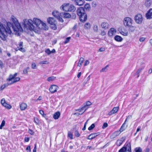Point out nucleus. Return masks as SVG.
<instances>
[{
  "instance_id": "f257e3e1",
  "label": "nucleus",
  "mask_w": 152,
  "mask_h": 152,
  "mask_svg": "<svg viewBox=\"0 0 152 152\" xmlns=\"http://www.w3.org/2000/svg\"><path fill=\"white\" fill-rule=\"evenodd\" d=\"M11 20L15 26V27L10 22H7L5 27L0 22V37L4 41L6 40L7 34H10L12 33L11 29L15 32L21 31L22 28L17 19L14 16H12Z\"/></svg>"
},
{
  "instance_id": "f03ea898",
  "label": "nucleus",
  "mask_w": 152,
  "mask_h": 152,
  "mask_svg": "<svg viewBox=\"0 0 152 152\" xmlns=\"http://www.w3.org/2000/svg\"><path fill=\"white\" fill-rule=\"evenodd\" d=\"M33 23L39 29L45 30H47L48 29V27L47 26L45 23L37 18H34L33 20L30 19H24L22 26L24 29L29 30L36 32L38 31L35 28L33 24Z\"/></svg>"
},
{
  "instance_id": "7ed1b4c3",
  "label": "nucleus",
  "mask_w": 152,
  "mask_h": 152,
  "mask_svg": "<svg viewBox=\"0 0 152 152\" xmlns=\"http://www.w3.org/2000/svg\"><path fill=\"white\" fill-rule=\"evenodd\" d=\"M77 13L81 22H84L87 19V15L85 13L84 9L83 7H79L77 10Z\"/></svg>"
},
{
  "instance_id": "20e7f679",
  "label": "nucleus",
  "mask_w": 152,
  "mask_h": 152,
  "mask_svg": "<svg viewBox=\"0 0 152 152\" xmlns=\"http://www.w3.org/2000/svg\"><path fill=\"white\" fill-rule=\"evenodd\" d=\"M61 10L65 12H73L76 10V7L72 4L69 3H64L61 7Z\"/></svg>"
},
{
  "instance_id": "39448f33",
  "label": "nucleus",
  "mask_w": 152,
  "mask_h": 152,
  "mask_svg": "<svg viewBox=\"0 0 152 152\" xmlns=\"http://www.w3.org/2000/svg\"><path fill=\"white\" fill-rule=\"evenodd\" d=\"M134 20L137 23L139 24L141 23L143 20L142 15L140 14H137L135 16Z\"/></svg>"
},
{
  "instance_id": "423d86ee",
  "label": "nucleus",
  "mask_w": 152,
  "mask_h": 152,
  "mask_svg": "<svg viewBox=\"0 0 152 152\" xmlns=\"http://www.w3.org/2000/svg\"><path fill=\"white\" fill-rule=\"evenodd\" d=\"M48 22L50 25L53 26L51 27L54 29L56 28V20L53 18H49L47 19Z\"/></svg>"
},
{
  "instance_id": "0eeeda50",
  "label": "nucleus",
  "mask_w": 152,
  "mask_h": 152,
  "mask_svg": "<svg viewBox=\"0 0 152 152\" xmlns=\"http://www.w3.org/2000/svg\"><path fill=\"white\" fill-rule=\"evenodd\" d=\"M132 20L129 17L125 18L124 21V25L126 26H130L132 24Z\"/></svg>"
},
{
  "instance_id": "6e6552de",
  "label": "nucleus",
  "mask_w": 152,
  "mask_h": 152,
  "mask_svg": "<svg viewBox=\"0 0 152 152\" xmlns=\"http://www.w3.org/2000/svg\"><path fill=\"white\" fill-rule=\"evenodd\" d=\"M1 104L6 108L10 109L12 108V106L10 104H7L6 102L5 99L4 98L2 99L1 100Z\"/></svg>"
},
{
  "instance_id": "1a4fd4ad",
  "label": "nucleus",
  "mask_w": 152,
  "mask_h": 152,
  "mask_svg": "<svg viewBox=\"0 0 152 152\" xmlns=\"http://www.w3.org/2000/svg\"><path fill=\"white\" fill-rule=\"evenodd\" d=\"M147 19H150L152 18V8L150 9L145 15Z\"/></svg>"
},
{
  "instance_id": "9d476101",
  "label": "nucleus",
  "mask_w": 152,
  "mask_h": 152,
  "mask_svg": "<svg viewBox=\"0 0 152 152\" xmlns=\"http://www.w3.org/2000/svg\"><path fill=\"white\" fill-rule=\"evenodd\" d=\"M99 134V132L91 133L88 136L87 139L88 140H92L98 136Z\"/></svg>"
},
{
  "instance_id": "9b49d317",
  "label": "nucleus",
  "mask_w": 152,
  "mask_h": 152,
  "mask_svg": "<svg viewBox=\"0 0 152 152\" xmlns=\"http://www.w3.org/2000/svg\"><path fill=\"white\" fill-rule=\"evenodd\" d=\"M23 42H20L19 45V46H18L17 48L15 49L16 51H18L20 50L21 51L24 52L25 51V49L23 48Z\"/></svg>"
},
{
  "instance_id": "f8f14e48",
  "label": "nucleus",
  "mask_w": 152,
  "mask_h": 152,
  "mask_svg": "<svg viewBox=\"0 0 152 152\" xmlns=\"http://www.w3.org/2000/svg\"><path fill=\"white\" fill-rule=\"evenodd\" d=\"M116 32V31L115 29L113 28H111L108 32V35L110 37H112Z\"/></svg>"
},
{
  "instance_id": "ddd939ff",
  "label": "nucleus",
  "mask_w": 152,
  "mask_h": 152,
  "mask_svg": "<svg viewBox=\"0 0 152 152\" xmlns=\"http://www.w3.org/2000/svg\"><path fill=\"white\" fill-rule=\"evenodd\" d=\"M118 107H114L113 109L110 112H109L108 114L109 115H111L113 114L116 113L118 110Z\"/></svg>"
},
{
  "instance_id": "4468645a",
  "label": "nucleus",
  "mask_w": 152,
  "mask_h": 152,
  "mask_svg": "<svg viewBox=\"0 0 152 152\" xmlns=\"http://www.w3.org/2000/svg\"><path fill=\"white\" fill-rule=\"evenodd\" d=\"M83 104L84 105L83 107H82L81 108L77 110L79 112H81L84 110V111L81 114H82L83 113L89 108V107L85 105V104Z\"/></svg>"
},
{
  "instance_id": "2eb2a0df",
  "label": "nucleus",
  "mask_w": 152,
  "mask_h": 152,
  "mask_svg": "<svg viewBox=\"0 0 152 152\" xmlns=\"http://www.w3.org/2000/svg\"><path fill=\"white\" fill-rule=\"evenodd\" d=\"M101 27L104 29H108L109 27V25L107 22H103L101 25Z\"/></svg>"
},
{
  "instance_id": "dca6fc26",
  "label": "nucleus",
  "mask_w": 152,
  "mask_h": 152,
  "mask_svg": "<svg viewBox=\"0 0 152 152\" xmlns=\"http://www.w3.org/2000/svg\"><path fill=\"white\" fill-rule=\"evenodd\" d=\"M129 116H128V117L126 118L125 120V121L124 123L121 126V127L119 131L120 132H123L126 129V128L125 127V125L126 124V122L127 121V119L129 118Z\"/></svg>"
},
{
  "instance_id": "f3484780",
  "label": "nucleus",
  "mask_w": 152,
  "mask_h": 152,
  "mask_svg": "<svg viewBox=\"0 0 152 152\" xmlns=\"http://www.w3.org/2000/svg\"><path fill=\"white\" fill-rule=\"evenodd\" d=\"M20 107L21 110H25L27 107V104L25 103H22L20 104Z\"/></svg>"
},
{
  "instance_id": "a211bd4d",
  "label": "nucleus",
  "mask_w": 152,
  "mask_h": 152,
  "mask_svg": "<svg viewBox=\"0 0 152 152\" xmlns=\"http://www.w3.org/2000/svg\"><path fill=\"white\" fill-rule=\"evenodd\" d=\"M57 87L56 85L52 86L49 88V91L51 93H53L56 91Z\"/></svg>"
},
{
  "instance_id": "6ab92c4d",
  "label": "nucleus",
  "mask_w": 152,
  "mask_h": 152,
  "mask_svg": "<svg viewBox=\"0 0 152 152\" xmlns=\"http://www.w3.org/2000/svg\"><path fill=\"white\" fill-rule=\"evenodd\" d=\"M84 3V0H75V4L76 5L82 6Z\"/></svg>"
},
{
  "instance_id": "aec40b11",
  "label": "nucleus",
  "mask_w": 152,
  "mask_h": 152,
  "mask_svg": "<svg viewBox=\"0 0 152 152\" xmlns=\"http://www.w3.org/2000/svg\"><path fill=\"white\" fill-rule=\"evenodd\" d=\"M17 75V73H15L14 75H10L8 78L7 79V80L9 82H10V81H12V80Z\"/></svg>"
},
{
  "instance_id": "412c9836",
  "label": "nucleus",
  "mask_w": 152,
  "mask_h": 152,
  "mask_svg": "<svg viewBox=\"0 0 152 152\" xmlns=\"http://www.w3.org/2000/svg\"><path fill=\"white\" fill-rule=\"evenodd\" d=\"M120 131H116L115 132H114L113 134L112 135H111L110 136V137L111 138H113L115 137H116L117 136H118L119 134H120L121 133L120 132H119Z\"/></svg>"
},
{
  "instance_id": "4be33fe9",
  "label": "nucleus",
  "mask_w": 152,
  "mask_h": 152,
  "mask_svg": "<svg viewBox=\"0 0 152 152\" xmlns=\"http://www.w3.org/2000/svg\"><path fill=\"white\" fill-rule=\"evenodd\" d=\"M145 66H142L141 68L139 69L135 73V75H137V78H138L139 76V74L140 73L142 70L144 69Z\"/></svg>"
},
{
  "instance_id": "5701e85b",
  "label": "nucleus",
  "mask_w": 152,
  "mask_h": 152,
  "mask_svg": "<svg viewBox=\"0 0 152 152\" xmlns=\"http://www.w3.org/2000/svg\"><path fill=\"white\" fill-rule=\"evenodd\" d=\"M152 4L151 0H147L145 4V6L147 7H149Z\"/></svg>"
},
{
  "instance_id": "b1692460",
  "label": "nucleus",
  "mask_w": 152,
  "mask_h": 152,
  "mask_svg": "<svg viewBox=\"0 0 152 152\" xmlns=\"http://www.w3.org/2000/svg\"><path fill=\"white\" fill-rule=\"evenodd\" d=\"M62 15L64 18H69L71 17V15L68 13L64 12L62 13Z\"/></svg>"
},
{
  "instance_id": "393cba45",
  "label": "nucleus",
  "mask_w": 152,
  "mask_h": 152,
  "mask_svg": "<svg viewBox=\"0 0 152 152\" xmlns=\"http://www.w3.org/2000/svg\"><path fill=\"white\" fill-rule=\"evenodd\" d=\"M20 78L19 77H15L12 81H10L11 83H10V84H12L20 80Z\"/></svg>"
},
{
  "instance_id": "a878e982",
  "label": "nucleus",
  "mask_w": 152,
  "mask_h": 152,
  "mask_svg": "<svg viewBox=\"0 0 152 152\" xmlns=\"http://www.w3.org/2000/svg\"><path fill=\"white\" fill-rule=\"evenodd\" d=\"M115 39L117 41L121 42L123 38L120 36L118 35H116L114 37Z\"/></svg>"
},
{
  "instance_id": "bb28decb",
  "label": "nucleus",
  "mask_w": 152,
  "mask_h": 152,
  "mask_svg": "<svg viewBox=\"0 0 152 152\" xmlns=\"http://www.w3.org/2000/svg\"><path fill=\"white\" fill-rule=\"evenodd\" d=\"M56 79V77L54 76H51L48 77L47 79V80L48 82H51L55 80Z\"/></svg>"
},
{
  "instance_id": "cd10ccee",
  "label": "nucleus",
  "mask_w": 152,
  "mask_h": 152,
  "mask_svg": "<svg viewBox=\"0 0 152 152\" xmlns=\"http://www.w3.org/2000/svg\"><path fill=\"white\" fill-rule=\"evenodd\" d=\"M126 148V151H131V144L130 142L128 143L126 145L125 147Z\"/></svg>"
},
{
  "instance_id": "c85d7f7f",
  "label": "nucleus",
  "mask_w": 152,
  "mask_h": 152,
  "mask_svg": "<svg viewBox=\"0 0 152 152\" xmlns=\"http://www.w3.org/2000/svg\"><path fill=\"white\" fill-rule=\"evenodd\" d=\"M84 60V59L82 57L80 58L77 66H78L80 67L83 63Z\"/></svg>"
},
{
  "instance_id": "c756f323",
  "label": "nucleus",
  "mask_w": 152,
  "mask_h": 152,
  "mask_svg": "<svg viewBox=\"0 0 152 152\" xmlns=\"http://www.w3.org/2000/svg\"><path fill=\"white\" fill-rule=\"evenodd\" d=\"M124 140V139H123V140H118L116 142L117 145L119 146H120Z\"/></svg>"
},
{
  "instance_id": "7c9ffc66",
  "label": "nucleus",
  "mask_w": 152,
  "mask_h": 152,
  "mask_svg": "<svg viewBox=\"0 0 152 152\" xmlns=\"http://www.w3.org/2000/svg\"><path fill=\"white\" fill-rule=\"evenodd\" d=\"M91 27V24L89 23H86L84 25V28L85 29H89Z\"/></svg>"
},
{
  "instance_id": "2f4dec72",
  "label": "nucleus",
  "mask_w": 152,
  "mask_h": 152,
  "mask_svg": "<svg viewBox=\"0 0 152 152\" xmlns=\"http://www.w3.org/2000/svg\"><path fill=\"white\" fill-rule=\"evenodd\" d=\"M135 152H142V150L140 147L136 148L134 149Z\"/></svg>"
},
{
  "instance_id": "473e14b6",
  "label": "nucleus",
  "mask_w": 152,
  "mask_h": 152,
  "mask_svg": "<svg viewBox=\"0 0 152 152\" xmlns=\"http://www.w3.org/2000/svg\"><path fill=\"white\" fill-rule=\"evenodd\" d=\"M84 8L86 10L89 11L90 8V6L89 4H86L85 5Z\"/></svg>"
},
{
  "instance_id": "72a5a7b5",
  "label": "nucleus",
  "mask_w": 152,
  "mask_h": 152,
  "mask_svg": "<svg viewBox=\"0 0 152 152\" xmlns=\"http://www.w3.org/2000/svg\"><path fill=\"white\" fill-rule=\"evenodd\" d=\"M126 151V148L125 146H124L119 150L118 152H125Z\"/></svg>"
},
{
  "instance_id": "f704fd0d",
  "label": "nucleus",
  "mask_w": 152,
  "mask_h": 152,
  "mask_svg": "<svg viewBox=\"0 0 152 152\" xmlns=\"http://www.w3.org/2000/svg\"><path fill=\"white\" fill-rule=\"evenodd\" d=\"M129 28V30L131 31L132 32H133L135 30V28L132 26V25L130 26H128Z\"/></svg>"
},
{
  "instance_id": "c9c22d12",
  "label": "nucleus",
  "mask_w": 152,
  "mask_h": 152,
  "mask_svg": "<svg viewBox=\"0 0 152 152\" xmlns=\"http://www.w3.org/2000/svg\"><path fill=\"white\" fill-rule=\"evenodd\" d=\"M75 137H78L80 136V134L78 130H76L75 132Z\"/></svg>"
},
{
  "instance_id": "e433bc0d",
  "label": "nucleus",
  "mask_w": 152,
  "mask_h": 152,
  "mask_svg": "<svg viewBox=\"0 0 152 152\" xmlns=\"http://www.w3.org/2000/svg\"><path fill=\"white\" fill-rule=\"evenodd\" d=\"M73 135L70 132H68V136L70 139H73Z\"/></svg>"
},
{
  "instance_id": "4c0bfd02",
  "label": "nucleus",
  "mask_w": 152,
  "mask_h": 152,
  "mask_svg": "<svg viewBox=\"0 0 152 152\" xmlns=\"http://www.w3.org/2000/svg\"><path fill=\"white\" fill-rule=\"evenodd\" d=\"M95 124H92L91 125L89 126L88 128L89 130H92L95 127Z\"/></svg>"
},
{
  "instance_id": "58836bf2",
  "label": "nucleus",
  "mask_w": 152,
  "mask_h": 152,
  "mask_svg": "<svg viewBox=\"0 0 152 152\" xmlns=\"http://www.w3.org/2000/svg\"><path fill=\"white\" fill-rule=\"evenodd\" d=\"M5 123V121L4 120H3L0 126V129H1L2 127L4 126Z\"/></svg>"
},
{
  "instance_id": "ea45409f",
  "label": "nucleus",
  "mask_w": 152,
  "mask_h": 152,
  "mask_svg": "<svg viewBox=\"0 0 152 152\" xmlns=\"http://www.w3.org/2000/svg\"><path fill=\"white\" fill-rule=\"evenodd\" d=\"M93 29L94 31L97 32L98 30V26L96 25H94L93 27Z\"/></svg>"
},
{
  "instance_id": "a19ab883",
  "label": "nucleus",
  "mask_w": 152,
  "mask_h": 152,
  "mask_svg": "<svg viewBox=\"0 0 152 152\" xmlns=\"http://www.w3.org/2000/svg\"><path fill=\"white\" fill-rule=\"evenodd\" d=\"M71 39V37H69L66 38V39L65 40L64 42V44L67 43L70 40V39Z\"/></svg>"
},
{
  "instance_id": "79ce46f5",
  "label": "nucleus",
  "mask_w": 152,
  "mask_h": 152,
  "mask_svg": "<svg viewBox=\"0 0 152 152\" xmlns=\"http://www.w3.org/2000/svg\"><path fill=\"white\" fill-rule=\"evenodd\" d=\"M29 69V67H28L27 68L24 69L23 70V73L24 74H27L28 72V70Z\"/></svg>"
},
{
  "instance_id": "37998d69",
  "label": "nucleus",
  "mask_w": 152,
  "mask_h": 152,
  "mask_svg": "<svg viewBox=\"0 0 152 152\" xmlns=\"http://www.w3.org/2000/svg\"><path fill=\"white\" fill-rule=\"evenodd\" d=\"M58 20L59 22H60L62 23L64 22V20L62 18L59 16H58Z\"/></svg>"
},
{
  "instance_id": "c03bdc74",
  "label": "nucleus",
  "mask_w": 152,
  "mask_h": 152,
  "mask_svg": "<svg viewBox=\"0 0 152 152\" xmlns=\"http://www.w3.org/2000/svg\"><path fill=\"white\" fill-rule=\"evenodd\" d=\"M45 52L48 55H50L51 53V51L48 48L46 49L45 51Z\"/></svg>"
},
{
  "instance_id": "a18cd8bd",
  "label": "nucleus",
  "mask_w": 152,
  "mask_h": 152,
  "mask_svg": "<svg viewBox=\"0 0 152 152\" xmlns=\"http://www.w3.org/2000/svg\"><path fill=\"white\" fill-rule=\"evenodd\" d=\"M39 113L43 117H45L46 116L45 114H44V111L42 110H39Z\"/></svg>"
},
{
  "instance_id": "49530a36",
  "label": "nucleus",
  "mask_w": 152,
  "mask_h": 152,
  "mask_svg": "<svg viewBox=\"0 0 152 152\" xmlns=\"http://www.w3.org/2000/svg\"><path fill=\"white\" fill-rule=\"evenodd\" d=\"M40 64H48L49 62L47 61H42L39 63Z\"/></svg>"
},
{
  "instance_id": "de8ad7c7",
  "label": "nucleus",
  "mask_w": 152,
  "mask_h": 152,
  "mask_svg": "<svg viewBox=\"0 0 152 152\" xmlns=\"http://www.w3.org/2000/svg\"><path fill=\"white\" fill-rule=\"evenodd\" d=\"M85 105L89 107V106L91 105L92 104L91 102L89 101H87L85 103Z\"/></svg>"
},
{
  "instance_id": "09e8293b",
  "label": "nucleus",
  "mask_w": 152,
  "mask_h": 152,
  "mask_svg": "<svg viewBox=\"0 0 152 152\" xmlns=\"http://www.w3.org/2000/svg\"><path fill=\"white\" fill-rule=\"evenodd\" d=\"M52 14L56 18H57V11H55L53 12Z\"/></svg>"
},
{
  "instance_id": "8fccbe9b",
  "label": "nucleus",
  "mask_w": 152,
  "mask_h": 152,
  "mask_svg": "<svg viewBox=\"0 0 152 152\" xmlns=\"http://www.w3.org/2000/svg\"><path fill=\"white\" fill-rule=\"evenodd\" d=\"M34 122L37 124H38L39 123V121L38 118H34Z\"/></svg>"
},
{
  "instance_id": "3c124183",
  "label": "nucleus",
  "mask_w": 152,
  "mask_h": 152,
  "mask_svg": "<svg viewBox=\"0 0 152 152\" xmlns=\"http://www.w3.org/2000/svg\"><path fill=\"white\" fill-rule=\"evenodd\" d=\"M121 34L124 36H127L128 35V33L127 32H125L123 31H121L120 32Z\"/></svg>"
},
{
  "instance_id": "603ef678",
  "label": "nucleus",
  "mask_w": 152,
  "mask_h": 152,
  "mask_svg": "<svg viewBox=\"0 0 152 152\" xmlns=\"http://www.w3.org/2000/svg\"><path fill=\"white\" fill-rule=\"evenodd\" d=\"M108 124L107 123H104L103 124V125L102 126L103 129H104L108 126Z\"/></svg>"
},
{
  "instance_id": "864d4df0",
  "label": "nucleus",
  "mask_w": 152,
  "mask_h": 152,
  "mask_svg": "<svg viewBox=\"0 0 152 152\" xmlns=\"http://www.w3.org/2000/svg\"><path fill=\"white\" fill-rule=\"evenodd\" d=\"M28 132L29 133L32 135H34V132L33 131L30 129H28Z\"/></svg>"
},
{
  "instance_id": "5fc2aeb1",
  "label": "nucleus",
  "mask_w": 152,
  "mask_h": 152,
  "mask_svg": "<svg viewBox=\"0 0 152 152\" xmlns=\"http://www.w3.org/2000/svg\"><path fill=\"white\" fill-rule=\"evenodd\" d=\"M31 68L33 69H35L36 68V65L35 63H32L31 64Z\"/></svg>"
},
{
  "instance_id": "6e6d98bb",
  "label": "nucleus",
  "mask_w": 152,
  "mask_h": 152,
  "mask_svg": "<svg viewBox=\"0 0 152 152\" xmlns=\"http://www.w3.org/2000/svg\"><path fill=\"white\" fill-rule=\"evenodd\" d=\"M108 65L106 66L105 67L102 68L101 70V72H104L106 71L107 67Z\"/></svg>"
},
{
  "instance_id": "4d7b16f0",
  "label": "nucleus",
  "mask_w": 152,
  "mask_h": 152,
  "mask_svg": "<svg viewBox=\"0 0 152 152\" xmlns=\"http://www.w3.org/2000/svg\"><path fill=\"white\" fill-rule=\"evenodd\" d=\"M106 34V33L104 31H102L100 33V34L102 36H104Z\"/></svg>"
},
{
  "instance_id": "13d9d810",
  "label": "nucleus",
  "mask_w": 152,
  "mask_h": 152,
  "mask_svg": "<svg viewBox=\"0 0 152 152\" xmlns=\"http://www.w3.org/2000/svg\"><path fill=\"white\" fill-rule=\"evenodd\" d=\"M140 130H141V126H138L136 132L134 134V136L135 135L137 134V132H138Z\"/></svg>"
},
{
  "instance_id": "bf43d9fd",
  "label": "nucleus",
  "mask_w": 152,
  "mask_h": 152,
  "mask_svg": "<svg viewBox=\"0 0 152 152\" xmlns=\"http://www.w3.org/2000/svg\"><path fill=\"white\" fill-rule=\"evenodd\" d=\"M26 150L27 152H30L31 149L30 146H28L26 148Z\"/></svg>"
},
{
  "instance_id": "052dcab7",
  "label": "nucleus",
  "mask_w": 152,
  "mask_h": 152,
  "mask_svg": "<svg viewBox=\"0 0 152 152\" xmlns=\"http://www.w3.org/2000/svg\"><path fill=\"white\" fill-rule=\"evenodd\" d=\"M89 63V62L88 60H86L84 64V66H86Z\"/></svg>"
},
{
  "instance_id": "680f3d73",
  "label": "nucleus",
  "mask_w": 152,
  "mask_h": 152,
  "mask_svg": "<svg viewBox=\"0 0 152 152\" xmlns=\"http://www.w3.org/2000/svg\"><path fill=\"white\" fill-rule=\"evenodd\" d=\"M53 118L55 119H57V112H56L54 114L53 116Z\"/></svg>"
},
{
  "instance_id": "e2e57ef3",
  "label": "nucleus",
  "mask_w": 152,
  "mask_h": 152,
  "mask_svg": "<svg viewBox=\"0 0 152 152\" xmlns=\"http://www.w3.org/2000/svg\"><path fill=\"white\" fill-rule=\"evenodd\" d=\"M88 121V120H87V121H86V122L84 124V127H83V128L82 129V130H83L84 131V130H86V123H87Z\"/></svg>"
},
{
  "instance_id": "0e129e2a",
  "label": "nucleus",
  "mask_w": 152,
  "mask_h": 152,
  "mask_svg": "<svg viewBox=\"0 0 152 152\" xmlns=\"http://www.w3.org/2000/svg\"><path fill=\"white\" fill-rule=\"evenodd\" d=\"M30 140V139L28 137H25L24 138V140L26 142H28Z\"/></svg>"
},
{
  "instance_id": "69168bd1",
  "label": "nucleus",
  "mask_w": 152,
  "mask_h": 152,
  "mask_svg": "<svg viewBox=\"0 0 152 152\" xmlns=\"http://www.w3.org/2000/svg\"><path fill=\"white\" fill-rule=\"evenodd\" d=\"M145 39V38L144 37H141L140 38L139 40L141 42H143L144 41Z\"/></svg>"
},
{
  "instance_id": "338daca9",
  "label": "nucleus",
  "mask_w": 152,
  "mask_h": 152,
  "mask_svg": "<svg viewBox=\"0 0 152 152\" xmlns=\"http://www.w3.org/2000/svg\"><path fill=\"white\" fill-rule=\"evenodd\" d=\"M36 149H37L36 144H35L34 147L33 149V152H36Z\"/></svg>"
},
{
  "instance_id": "774afa93",
  "label": "nucleus",
  "mask_w": 152,
  "mask_h": 152,
  "mask_svg": "<svg viewBox=\"0 0 152 152\" xmlns=\"http://www.w3.org/2000/svg\"><path fill=\"white\" fill-rule=\"evenodd\" d=\"M105 50V49L104 48H101L99 49V50L100 52H102L104 51Z\"/></svg>"
}]
</instances>
